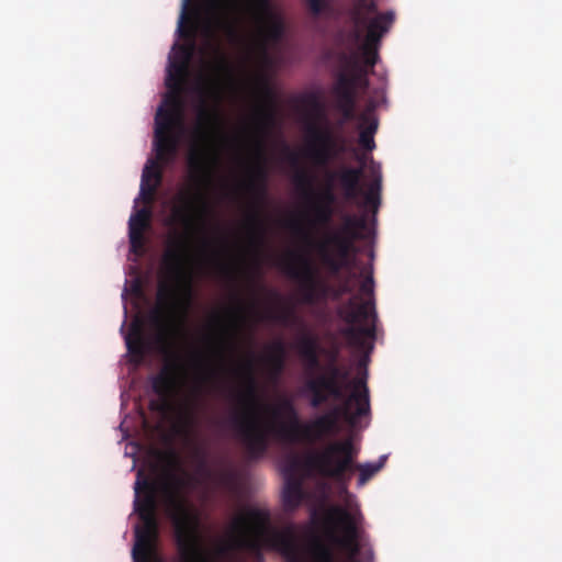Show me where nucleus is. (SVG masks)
<instances>
[{
  "instance_id": "nucleus-1",
  "label": "nucleus",
  "mask_w": 562,
  "mask_h": 562,
  "mask_svg": "<svg viewBox=\"0 0 562 562\" xmlns=\"http://www.w3.org/2000/svg\"><path fill=\"white\" fill-rule=\"evenodd\" d=\"M223 117L217 106L202 101L198 111L196 134L203 146L194 147L188 156L193 190L177 194L171 209L170 224L182 228L164 254V265L173 283H160L157 291L158 307L150 313L151 324L158 328V341L168 345L184 325L192 296V277L187 269L192 237L205 229L212 207L204 188L212 181L216 156L210 149L211 140L222 132Z\"/></svg>"
},
{
  "instance_id": "nucleus-2",
  "label": "nucleus",
  "mask_w": 562,
  "mask_h": 562,
  "mask_svg": "<svg viewBox=\"0 0 562 562\" xmlns=\"http://www.w3.org/2000/svg\"><path fill=\"white\" fill-rule=\"evenodd\" d=\"M244 389L238 394V404L245 408L229 417V425L251 459L261 458L276 439L285 443H297L338 431L340 420L355 426L359 418L370 413L369 389L364 380L356 379L348 398L318 416L311 424H302L293 402L282 398L276 406H266L271 413L268 419H259L255 408L259 406L258 382L252 361L241 368Z\"/></svg>"
},
{
  "instance_id": "nucleus-3",
  "label": "nucleus",
  "mask_w": 562,
  "mask_h": 562,
  "mask_svg": "<svg viewBox=\"0 0 562 562\" xmlns=\"http://www.w3.org/2000/svg\"><path fill=\"white\" fill-rule=\"evenodd\" d=\"M191 482V476L169 474L168 480L160 483L151 475L137 473L134 510L143 526L135 530V544L132 551L134 562H165L155 550L158 533L156 512L160 490L166 496L168 513L175 527L179 562H212L201 544L199 518L188 501L180 495V491L188 487Z\"/></svg>"
},
{
  "instance_id": "nucleus-4",
  "label": "nucleus",
  "mask_w": 562,
  "mask_h": 562,
  "mask_svg": "<svg viewBox=\"0 0 562 562\" xmlns=\"http://www.w3.org/2000/svg\"><path fill=\"white\" fill-rule=\"evenodd\" d=\"M168 58L165 79L168 92L155 115L154 150L162 162H173L179 150L180 139L184 133V83L188 66L192 58L198 37H177ZM218 40L220 37H204ZM228 40H270L281 37H227Z\"/></svg>"
},
{
  "instance_id": "nucleus-5",
  "label": "nucleus",
  "mask_w": 562,
  "mask_h": 562,
  "mask_svg": "<svg viewBox=\"0 0 562 562\" xmlns=\"http://www.w3.org/2000/svg\"><path fill=\"white\" fill-rule=\"evenodd\" d=\"M263 548L281 553L286 562H299L297 541L292 527L277 530L270 525L268 509L248 507L231 524L229 539L217 548V554L227 555L233 550H248L260 554Z\"/></svg>"
},
{
  "instance_id": "nucleus-6",
  "label": "nucleus",
  "mask_w": 562,
  "mask_h": 562,
  "mask_svg": "<svg viewBox=\"0 0 562 562\" xmlns=\"http://www.w3.org/2000/svg\"><path fill=\"white\" fill-rule=\"evenodd\" d=\"M358 450L351 439L336 440L328 443L323 450L311 456L306 463L315 469L317 474L334 480L342 491H347L351 474L359 472L358 484L364 485L383 467L386 460L382 456L376 463L356 464Z\"/></svg>"
},
{
  "instance_id": "nucleus-7",
  "label": "nucleus",
  "mask_w": 562,
  "mask_h": 562,
  "mask_svg": "<svg viewBox=\"0 0 562 562\" xmlns=\"http://www.w3.org/2000/svg\"><path fill=\"white\" fill-rule=\"evenodd\" d=\"M362 522L360 510L351 512L340 505H331L325 510L326 537L346 553L345 560L337 562H373L374 553L368 544Z\"/></svg>"
},
{
  "instance_id": "nucleus-8",
  "label": "nucleus",
  "mask_w": 562,
  "mask_h": 562,
  "mask_svg": "<svg viewBox=\"0 0 562 562\" xmlns=\"http://www.w3.org/2000/svg\"><path fill=\"white\" fill-rule=\"evenodd\" d=\"M366 41L350 55H344V70L334 87L337 108L357 105L358 86H368V72L378 61L379 44L382 37H363Z\"/></svg>"
},
{
  "instance_id": "nucleus-9",
  "label": "nucleus",
  "mask_w": 562,
  "mask_h": 562,
  "mask_svg": "<svg viewBox=\"0 0 562 562\" xmlns=\"http://www.w3.org/2000/svg\"><path fill=\"white\" fill-rule=\"evenodd\" d=\"M196 397L179 407L177 423L173 431L181 437L190 448L191 457L195 463L196 473L204 479L213 480L217 485L231 488L233 474L229 470L214 473L209 465V452L204 445L196 441L198 411Z\"/></svg>"
},
{
  "instance_id": "nucleus-10",
  "label": "nucleus",
  "mask_w": 562,
  "mask_h": 562,
  "mask_svg": "<svg viewBox=\"0 0 562 562\" xmlns=\"http://www.w3.org/2000/svg\"><path fill=\"white\" fill-rule=\"evenodd\" d=\"M341 318L349 325L342 329V335L349 344L359 350L371 351L375 338L376 313L371 301H359L358 296L350 297L339 312Z\"/></svg>"
},
{
  "instance_id": "nucleus-11",
  "label": "nucleus",
  "mask_w": 562,
  "mask_h": 562,
  "mask_svg": "<svg viewBox=\"0 0 562 562\" xmlns=\"http://www.w3.org/2000/svg\"><path fill=\"white\" fill-rule=\"evenodd\" d=\"M256 164L250 170L249 178L245 183L247 192L254 199V207L246 220V227L249 237L256 245H261L265 237V224L260 214V205L267 196V157L265 144L261 138L255 143Z\"/></svg>"
},
{
  "instance_id": "nucleus-12",
  "label": "nucleus",
  "mask_w": 562,
  "mask_h": 562,
  "mask_svg": "<svg viewBox=\"0 0 562 562\" xmlns=\"http://www.w3.org/2000/svg\"><path fill=\"white\" fill-rule=\"evenodd\" d=\"M280 266L286 276L300 283L304 303L316 304L333 297V286L317 277V270L307 257L292 251Z\"/></svg>"
},
{
  "instance_id": "nucleus-13",
  "label": "nucleus",
  "mask_w": 562,
  "mask_h": 562,
  "mask_svg": "<svg viewBox=\"0 0 562 562\" xmlns=\"http://www.w3.org/2000/svg\"><path fill=\"white\" fill-rule=\"evenodd\" d=\"M183 370L178 355L170 352L161 370L151 378V389L160 398V404L151 403V408L168 412L175 408L173 400L183 385Z\"/></svg>"
},
{
  "instance_id": "nucleus-14",
  "label": "nucleus",
  "mask_w": 562,
  "mask_h": 562,
  "mask_svg": "<svg viewBox=\"0 0 562 562\" xmlns=\"http://www.w3.org/2000/svg\"><path fill=\"white\" fill-rule=\"evenodd\" d=\"M358 160L361 162L359 167H342L337 173L330 172L328 177L333 180L337 176L339 186L347 200H356L363 194V205L372 207L373 212H376L380 205L382 177L379 173L369 184L368 190L363 192L360 183L364 170L363 162L361 158H358Z\"/></svg>"
},
{
  "instance_id": "nucleus-15",
  "label": "nucleus",
  "mask_w": 562,
  "mask_h": 562,
  "mask_svg": "<svg viewBox=\"0 0 562 562\" xmlns=\"http://www.w3.org/2000/svg\"><path fill=\"white\" fill-rule=\"evenodd\" d=\"M328 375L321 374L316 378L307 380L305 387L311 393L310 404L312 407H319L328 402L329 398L340 401L341 403L348 398L345 397L340 381L348 378V372L342 371L336 364H330L327 369Z\"/></svg>"
},
{
  "instance_id": "nucleus-16",
  "label": "nucleus",
  "mask_w": 562,
  "mask_h": 562,
  "mask_svg": "<svg viewBox=\"0 0 562 562\" xmlns=\"http://www.w3.org/2000/svg\"><path fill=\"white\" fill-rule=\"evenodd\" d=\"M201 10L198 5L192 4L190 0H184L182 10L178 20V25L175 31V35L184 36V35H218L217 33L206 31L203 33H198L196 29L201 23ZM223 35H285L283 33V25L281 21L274 22V30L270 33H238L235 31H229L224 33Z\"/></svg>"
},
{
  "instance_id": "nucleus-17",
  "label": "nucleus",
  "mask_w": 562,
  "mask_h": 562,
  "mask_svg": "<svg viewBox=\"0 0 562 562\" xmlns=\"http://www.w3.org/2000/svg\"><path fill=\"white\" fill-rule=\"evenodd\" d=\"M222 13L234 19H266L272 15L270 0H210Z\"/></svg>"
},
{
  "instance_id": "nucleus-18",
  "label": "nucleus",
  "mask_w": 562,
  "mask_h": 562,
  "mask_svg": "<svg viewBox=\"0 0 562 562\" xmlns=\"http://www.w3.org/2000/svg\"><path fill=\"white\" fill-rule=\"evenodd\" d=\"M367 228L366 215L344 216V223L339 231L327 234V244L338 246L340 254L346 255L348 249H356L355 243L366 238L364 231Z\"/></svg>"
},
{
  "instance_id": "nucleus-19",
  "label": "nucleus",
  "mask_w": 562,
  "mask_h": 562,
  "mask_svg": "<svg viewBox=\"0 0 562 562\" xmlns=\"http://www.w3.org/2000/svg\"><path fill=\"white\" fill-rule=\"evenodd\" d=\"M306 133L310 139L307 157L317 166H327L333 160V148L335 147V138L330 131L318 126L315 122H310Z\"/></svg>"
},
{
  "instance_id": "nucleus-20",
  "label": "nucleus",
  "mask_w": 562,
  "mask_h": 562,
  "mask_svg": "<svg viewBox=\"0 0 562 562\" xmlns=\"http://www.w3.org/2000/svg\"><path fill=\"white\" fill-rule=\"evenodd\" d=\"M322 263L328 271L336 276L342 269H350L353 263V254L356 249H348L346 255H341L338 246L327 244V237L317 247Z\"/></svg>"
},
{
  "instance_id": "nucleus-21",
  "label": "nucleus",
  "mask_w": 562,
  "mask_h": 562,
  "mask_svg": "<svg viewBox=\"0 0 562 562\" xmlns=\"http://www.w3.org/2000/svg\"><path fill=\"white\" fill-rule=\"evenodd\" d=\"M150 216V211L147 207H143L130 217L128 238L133 252H138L144 247V233L149 227Z\"/></svg>"
},
{
  "instance_id": "nucleus-22",
  "label": "nucleus",
  "mask_w": 562,
  "mask_h": 562,
  "mask_svg": "<svg viewBox=\"0 0 562 562\" xmlns=\"http://www.w3.org/2000/svg\"><path fill=\"white\" fill-rule=\"evenodd\" d=\"M157 161L149 160L144 167L140 181V195L145 202H151L162 181V170L159 164L166 165L156 157ZM170 162H167L169 165Z\"/></svg>"
},
{
  "instance_id": "nucleus-23",
  "label": "nucleus",
  "mask_w": 562,
  "mask_h": 562,
  "mask_svg": "<svg viewBox=\"0 0 562 562\" xmlns=\"http://www.w3.org/2000/svg\"><path fill=\"white\" fill-rule=\"evenodd\" d=\"M295 347L306 369L315 370L319 367V341L314 334L304 330Z\"/></svg>"
},
{
  "instance_id": "nucleus-24",
  "label": "nucleus",
  "mask_w": 562,
  "mask_h": 562,
  "mask_svg": "<svg viewBox=\"0 0 562 562\" xmlns=\"http://www.w3.org/2000/svg\"><path fill=\"white\" fill-rule=\"evenodd\" d=\"M379 121L374 116L372 109H368L359 114V145L368 150L372 151L375 148L374 135L378 131Z\"/></svg>"
},
{
  "instance_id": "nucleus-25",
  "label": "nucleus",
  "mask_w": 562,
  "mask_h": 562,
  "mask_svg": "<svg viewBox=\"0 0 562 562\" xmlns=\"http://www.w3.org/2000/svg\"><path fill=\"white\" fill-rule=\"evenodd\" d=\"M126 348L135 357L143 358L148 350V340L145 336L144 324L139 317H136L125 336Z\"/></svg>"
},
{
  "instance_id": "nucleus-26",
  "label": "nucleus",
  "mask_w": 562,
  "mask_h": 562,
  "mask_svg": "<svg viewBox=\"0 0 562 562\" xmlns=\"http://www.w3.org/2000/svg\"><path fill=\"white\" fill-rule=\"evenodd\" d=\"M284 155H285V159L290 162V165L296 168V171L293 176V182L295 184V188L297 190H300L306 196L313 194L314 178L305 169L297 168V166H299L297 154L295 151L291 150L288 146H285Z\"/></svg>"
},
{
  "instance_id": "nucleus-27",
  "label": "nucleus",
  "mask_w": 562,
  "mask_h": 562,
  "mask_svg": "<svg viewBox=\"0 0 562 562\" xmlns=\"http://www.w3.org/2000/svg\"><path fill=\"white\" fill-rule=\"evenodd\" d=\"M284 481L282 493L283 506L286 512H294L305 498L303 479H286Z\"/></svg>"
},
{
  "instance_id": "nucleus-28",
  "label": "nucleus",
  "mask_w": 562,
  "mask_h": 562,
  "mask_svg": "<svg viewBox=\"0 0 562 562\" xmlns=\"http://www.w3.org/2000/svg\"><path fill=\"white\" fill-rule=\"evenodd\" d=\"M286 349L281 340L274 341L269 346L265 361L270 369L273 378H279L284 370Z\"/></svg>"
},
{
  "instance_id": "nucleus-29",
  "label": "nucleus",
  "mask_w": 562,
  "mask_h": 562,
  "mask_svg": "<svg viewBox=\"0 0 562 562\" xmlns=\"http://www.w3.org/2000/svg\"><path fill=\"white\" fill-rule=\"evenodd\" d=\"M313 454L314 453H312V456ZM310 457H311V454L307 456L306 459L303 461L295 452L288 454L284 460V464H283V469H282L283 474H284V480L302 479L300 473L303 469H306L308 471H315L317 473V471L315 469L310 468L306 463V461Z\"/></svg>"
},
{
  "instance_id": "nucleus-30",
  "label": "nucleus",
  "mask_w": 562,
  "mask_h": 562,
  "mask_svg": "<svg viewBox=\"0 0 562 562\" xmlns=\"http://www.w3.org/2000/svg\"><path fill=\"white\" fill-rule=\"evenodd\" d=\"M394 20L395 15L392 11L375 13L367 23L368 33L366 35H384L391 30Z\"/></svg>"
},
{
  "instance_id": "nucleus-31",
  "label": "nucleus",
  "mask_w": 562,
  "mask_h": 562,
  "mask_svg": "<svg viewBox=\"0 0 562 562\" xmlns=\"http://www.w3.org/2000/svg\"><path fill=\"white\" fill-rule=\"evenodd\" d=\"M376 10L378 5L374 0H353L352 14L358 23L367 24Z\"/></svg>"
},
{
  "instance_id": "nucleus-32",
  "label": "nucleus",
  "mask_w": 562,
  "mask_h": 562,
  "mask_svg": "<svg viewBox=\"0 0 562 562\" xmlns=\"http://www.w3.org/2000/svg\"><path fill=\"white\" fill-rule=\"evenodd\" d=\"M256 127L260 133H265L274 122L272 108L267 104L259 106L255 113Z\"/></svg>"
},
{
  "instance_id": "nucleus-33",
  "label": "nucleus",
  "mask_w": 562,
  "mask_h": 562,
  "mask_svg": "<svg viewBox=\"0 0 562 562\" xmlns=\"http://www.w3.org/2000/svg\"><path fill=\"white\" fill-rule=\"evenodd\" d=\"M267 318L278 322L282 325L290 326L295 323L303 325L301 319L295 315V312L292 307H282L280 311L276 313H269Z\"/></svg>"
},
{
  "instance_id": "nucleus-34",
  "label": "nucleus",
  "mask_w": 562,
  "mask_h": 562,
  "mask_svg": "<svg viewBox=\"0 0 562 562\" xmlns=\"http://www.w3.org/2000/svg\"><path fill=\"white\" fill-rule=\"evenodd\" d=\"M314 562H337V557L331 547L316 541L312 549Z\"/></svg>"
},
{
  "instance_id": "nucleus-35",
  "label": "nucleus",
  "mask_w": 562,
  "mask_h": 562,
  "mask_svg": "<svg viewBox=\"0 0 562 562\" xmlns=\"http://www.w3.org/2000/svg\"><path fill=\"white\" fill-rule=\"evenodd\" d=\"M313 214L315 223L328 225L334 216V207L321 203H313Z\"/></svg>"
},
{
  "instance_id": "nucleus-36",
  "label": "nucleus",
  "mask_w": 562,
  "mask_h": 562,
  "mask_svg": "<svg viewBox=\"0 0 562 562\" xmlns=\"http://www.w3.org/2000/svg\"><path fill=\"white\" fill-rule=\"evenodd\" d=\"M196 90L198 91H214L216 100H220V87L217 81L212 80L209 76L204 74H200L196 79Z\"/></svg>"
},
{
  "instance_id": "nucleus-37",
  "label": "nucleus",
  "mask_w": 562,
  "mask_h": 562,
  "mask_svg": "<svg viewBox=\"0 0 562 562\" xmlns=\"http://www.w3.org/2000/svg\"><path fill=\"white\" fill-rule=\"evenodd\" d=\"M303 102L314 117H322L324 115V106L316 94L305 95Z\"/></svg>"
},
{
  "instance_id": "nucleus-38",
  "label": "nucleus",
  "mask_w": 562,
  "mask_h": 562,
  "mask_svg": "<svg viewBox=\"0 0 562 562\" xmlns=\"http://www.w3.org/2000/svg\"><path fill=\"white\" fill-rule=\"evenodd\" d=\"M336 202V194L331 188V186H328L317 194H315V202L314 203H321L324 205H330L333 206Z\"/></svg>"
},
{
  "instance_id": "nucleus-39",
  "label": "nucleus",
  "mask_w": 562,
  "mask_h": 562,
  "mask_svg": "<svg viewBox=\"0 0 562 562\" xmlns=\"http://www.w3.org/2000/svg\"><path fill=\"white\" fill-rule=\"evenodd\" d=\"M363 272H366L367 276L360 284V292L364 295L372 296L374 291L372 266H370L368 270L366 269Z\"/></svg>"
},
{
  "instance_id": "nucleus-40",
  "label": "nucleus",
  "mask_w": 562,
  "mask_h": 562,
  "mask_svg": "<svg viewBox=\"0 0 562 562\" xmlns=\"http://www.w3.org/2000/svg\"><path fill=\"white\" fill-rule=\"evenodd\" d=\"M215 69L217 72L225 75L229 79H233L234 77V68L225 57H221L217 60L215 64Z\"/></svg>"
},
{
  "instance_id": "nucleus-41",
  "label": "nucleus",
  "mask_w": 562,
  "mask_h": 562,
  "mask_svg": "<svg viewBox=\"0 0 562 562\" xmlns=\"http://www.w3.org/2000/svg\"><path fill=\"white\" fill-rule=\"evenodd\" d=\"M353 288L350 284V278L339 284L338 288H333V299L338 300L345 294H351Z\"/></svg>"
},
{
  "instance_id": "nucleus-42",
  "label": "nucleus",
  "mask_w": 562,
  "mask_h": 562,
  "mask_svg": "<svg viewBox=\"0 0 562 562\" xmlns=\"http://www.w3.org/2000/svg\"><path fill=\"white\" fill-rule=\"evenodd\" d=\"M229 315L233 318V327L237 329L239 325L245 321L244 308L240 304L234 310L229 311Z\"/></svg>"
},
{
  "instance_id": "nucleus-43",
  "label": "nucleus",
  "mask_w": 562,
  "mask_h": 562,
  "mask_svg": "<svg viewBox=\"0 0 562 562\" xmlns=\"http://www.w3.org/2000/svg\"><path fill=\"white\" fill-rule=\"evenodd\" d=\"M338 110L341 112L345 121H353L356 119L359 120V115L356 113V105L341 106L338 108Z\"/></svg>"
},
{
  "instance_id": "nucleus-44",
  "label": "nucleus",
  "mask_w": 562,
  "mask_h": 562,
  "mask_svg": "<svg viewBox=\"0 0 562 562\" xmlns=\"http://www.w3.org/2000/svg\"><path fill=\"white\" fill-rule=\"evenodd\" d=\"M306 3L311 12L315 15L322 13L325 8V0H306Z\"/></svg>"
},
{
  "instance_id": "nucleus-45",
  "label": "nucleus",
  "mask_w": 562,
  "mask_h": 562,
  "mask_svg": "<svg viewBox=\"0 0 562 562\" xmlns=\"http://www.w3.org/2000/svg\"><path fill=\"white\" fill-rule=\"evenodd\" d=\"M347 147L344 142L337 143L335 140V147L333 148V159L337 158L339 155L346 153Z\"/></svg>"
},
{
  "instance_id": "nucleus-46",
  "label": "nucleus",
  "mask_w": 562,
  "mask_h": 562,
  "mask_svg": "<svg viewBox=\"0 0 562 562\" xmlns=\"http://www.w3.org/2000/svg\"><path fill=\"white\" fill-rule=\"evenodd\" d=\"M259 88L266 95L270 94L269 86L265 79L259 80Z\"/></svg>"
},
{
  "instance_id": "nucleus-47",
  "label": "nucleus",
  "mask_w": 562,
  "mask_h": 562,
  "mask_svg": "<svg viewBox=\"0 0 562 562\" xmlns=\"http://www.w3.org/2000/svg\"><path fill=\"white\" fill-rule=\"evenodd\" d=\"M167 457H168V460L171 465L179 467V460H178V457L176 456V453L170 452L167 454Z\"/></svg>"
},
{
  "instance_id": "nucleus-48",
  "label": "nucleus",
  "mask_w": 562,
  "mask_h": 562,
  "mask_svg": "<svg viewBox=\"0 0 562 562\" xmlns=\"http://www.w3.org/2000/svg\"><path fill=\"white\" fill-rule=\"evenodd\" d=\"M288 227L295 234L297 235V232H299V226H297V221L296 220H291L288 222Z\"/></svg>"
},
{
  "instance_id": "nucleus-49",
  "label": "nucleus",
  "mask_w": 562,
  "mask_h": 562,
  "mask_svg": "<svg viewBox=\"0 0 562 562\" xmlns=\"http://www.w3.org/2000/svg\"><path fill=\"white\" fill-rule=\"evenodd\" d=\"M221 270L227 274V276H232V269L228 267V266H225V265H222L221 266Z\"/></svg>"
},
{
  "instance_id": "nucleus-50",
  "label": "nucleus",
  "mask_w": 562,
  "mask_h": 562,
  "mask_svg": "<svg viewBox=\"0 0 562 562\" xmlns=\"http://www.w3.org/2000/svg\"><path fill=\"white\" fill-rule=\"evenodd\" d=\"M262 57L265 58V60H267V59H268V54H267V52H266V50H263V52H262Z\"/></svg>"
},
{
  "instance_id": "nucleus-51",
  "label": "nucleus",
  "mask_w": 562,
  "mask_h": 562,
  "mask_svg": "<svg viewBox=\"0 0 562 562\" xmlns=\"http://www.w3.org/2000/svg\"><path fill=\"white\" fill-rule=\"evenodd\" d=\"M336 358H337V351H336V352L334 353V356H333V361H335V360H336Z\"/></svg>"
},
{
  "instance_id": "nucleus-52",
  "label": "nucleus",
  "mask_w": 562,
  "mask_h": 562,
  "mask_svg": "<svg viewBox=\"0 0 562 562\" xmlns=\"http://www.w3.org/2000/svg\"><path fill=\"white\" fill-rule=\"evenodd\" d=\"M351 35H355V36H358V35H361L360 33H352Z\"/></svg>"
}]
</instances>
